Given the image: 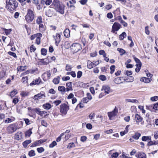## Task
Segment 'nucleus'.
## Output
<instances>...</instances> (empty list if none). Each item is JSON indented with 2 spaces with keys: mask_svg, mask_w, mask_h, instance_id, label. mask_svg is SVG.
I'll list each match as a JSON object with an SVG mask.
<instances>
[{
  "mask_svg": "<svg viewBox=\"0 0 158 158\" xmlns=\"http://www.w3.org/2000/svg\"><path fill=\"white\" fill-rule=\"evenodd\" d=\"M72 66L69 64H67L65 68V70L67 71H70L71 70Z\"/></svg>",
  "mask_w": 158,
  "mask_h": 158,
  "instance_id": "51",
  "label": "nucleus"
},
{
  "mask_svg": "<svg viewBox=\"0 0 158 158\" xmlns=\"http://www.w3.org/2000/svg\"><path fill=\"white\" fill-rule=\"evenodd\" d=\"M23 121L25 122V123L27 125H28L31 124L30 120L28 118H24Z\"/></svg>",
  "mask_w": 158,
  "mask_h": 158,
  "instance_id": "58",
  "label": "nucleus"
},
{
  "mask_svg": "<svg viewBox=\"0 0 158 158\" xmlns=\"http://www.w3.org/2000/svg\"><path fill=\"white\" fill-rule=\"evenodd\" d=\"M28 78L27 77H23L22 79V81L24 84H26L27 82Z\"/></svg>",
  "mask_w": 158,
  "mask_h": 158,
  "instance_id": "35",
  "label": "nucleus"
},
{
  "mask_svg": "<svg viewBox=\"0 0 158 158\" xmlns=\"http://www.w3.org/2000/svg\"><path fill=\"white\" fill-rule=\"evenodd\" d=\"M19 129L17 123H15L10 125L6 128L7 132L9 134H12Z\"/></svg>",
  "mask_w": 158,
  "mask_h": 158,
  "instance_id": "3",
  "label": "nucleus"
},
{
  "mask_svg": "<svg viewBox=\"0 0 158 158\" xmlns=\"http://www.w3.org/2000/svg\"><path fill=\"white\" fill-rule=\"evenodd\" d=\"M121 27V25L119 23L115 22L112 26L111 32L114 33L115 31H118Z\"/></svg>",
  "mask_w": 158,
  "mask_h": 158,
  "instance_id": "7",
  "label": "nucleus"
},
{
  "mask_svg": "<svg viewBox=\"0 0 158 158\" xmlns=\"http://www.w3.org/2000/svg\"><path fill=\"white\" fill-rule=\"evenodd\" d=\"M99 63V62L98 60L93 62H91L90 60H88L87 62V67L89 69H91L98 65Z\"/></svg>",
  "mask_w": 158,
  "mask_h": 158,
  "instance_id": "6",
  "label": "nucleus"
},
{
  "mask_svg": "<svg viewBox=\"0 0 158 158\" xmlns=\"http://www.w3.org/2000/svg\"><path fill=\"white\" fill-rule=\"evenodd\" d=\"M51 75V74L50 70L44 72L42 75L43 80L44 81H47L48 79L50 78Z\"/></svg>",
  "mask_w": 158,
  "mask_h": 158,
  "instance_id": "9",
  "label": "nucleus"
},
{
  "mask_svg": "<svg viewBox=\"0 0 158 158\" xmlns=\"http://www.w3.org/2000/svg\"><path fill=\"white\" fill-rule=\"evenodd\" d=\"M40 144L38 140L35 142L33 143L31 146V147H33L37 146H38Z\"/></svg>",
  "mask_w": 158,
  "mask_h": 158,
  "instance_id": "49",
  "label": "nucleus"
},
{
  "mask_svg": "<svg viewBox=\"0 0 158 158\" xmlns=\"http://www.w3.org/2000/svg\"><path fill=\"white\" fill-rule=\"evenodd\" d=\"M60 79V77L57 76L53 80L52 82L55 84H58L59 83Z\"/></svg>",
  "mask_w": 158,
  "mask_h": 158,
  "instance_id": "26",
  "label": "nucleus"
},
{
  "mask_svg": "<svg viewBox=\"0 0 158 158\" xmlns=\"http://www.w3.org/2000/svg\"><path fill=\"white\" fill-rule=\"evenodd\" d=\"M141 134L138 132H136L134 135L132 136V138L135 139H138L141 136Z\"/></svg>",
  "mask_w": 158,
  "mask_h": 158,
  "instance_id": "29",
  "label": "nucleus"
},
{
  "mask_svg": "<svg viewBox=\"0 0 158 158\" xmlns=\"http://www.w3.org/2000/svg\"><path fill=\"white\" fill-rule=\"evenodd\" d=\"M37 150L39 153H41L44 151V148L43 147L38 148Z\"/></svg>",
  "mask_w": 158,
  "mask_h": 158,
  "instance_id": "50",
  "label": "nucleus"
},
{
  "mask_svg": "<svg viewBox=\"0 0 158 158\" xmlns=\"http://www.w3.org/2000/svg\"><path fill=\"white\" fill-rule=\"evenodd\" d=\"M89 100L87 98H83L81 100L82 102L84 103H86L89 102Z\"/></svg>",
  "mask_w": 158,
  "mask_h": 158,
  "instance_id": "64",
  "label": "nucleus"
},
{
  "mask_svg": "<svg viewBox=\"0 0 158 158\" xmlns=\"http://www.w3.org/2000/svg\"><path fill=\"white\" fill-rule=\"evenodd\" d=\"M42 83L40 77H38L36 78L35 80H33L32 82L30 84V85L31 86L33 85H39L40 83Z\"/></svg>",
  "mask_w": 158,
  "mask_h": 158,
  "instance_id": "13",
  "label": "nucleus"
},
{
  "mask_svg": "<svg viewBox=\"0 0 158 158\" xmlns=\"http://www.w3.org/2000/svg\"><path fill=\"white\" fill-rule=\"evenodd\" d=\"M32 133L31 129H30L26 132L25 135L26 137H30Z\"/></svg>",
  "mask_w": 158,
  "mask_h": 158,
  "instance_id": "37",
  "label": "nucleus"
},
{
  "mask_svg": "<svg viewBox=\"0 0 158 158\" xmlns=\"http://www.w3.org/2000/svg\"><path fill=\"white\" fill-rule=\"evenodd\" d=\"M58 89L60 91L64 92L66 91V89L64 86H59L58 87Z\"/></svg>",
  "mask_w": 158,
  "mask_h": 158,
  "instance_id": "38",
  "label": "nucleus"
},
{
  "mask_svg": "<svg viewBox=\"0 0 158 158\" xmlns=\"http://www.w3.org/2000/svg\"><path fill=\"white\" fill-rule=\"evenodd\" d=\"M121 79L120 77H117L115 78L114 80V82L117 84H120L122 82H121Z\"/></svg>",
  "mask_w": 158,
  "mask_h": 158,
  "instance_id": "31",
  "label": "nucleus"
},
{
  "mask_svg": "<svg viewBox=\"0 0 158 158\" xmlns=\"http://www.w3.org/2000/svg\"><path fill=\"white\" fill-rule=\"evenodd\" d=\"M61 102V101L60 100H57L54 101L53 102V103L56 106H58Z\"/></svg>",
  "mask_w": 158,
  "mask_h": 158,
  "instance_id": "55",
  "label": "nucleus"
},
{
  "mask_svg": "<svg viewBox=\"0 0 158 158\" xmlns=\"http://www.w3.org/2000/svg\"><path fill=\"white\" fill-rule=\"evenodd\" d=\"M18 93V92L16 90H14L13 91H12L10 94V96L11 98H12L14 97L15 95H16Z\"/></svg>",
  "mask_w": 158,
  "mask_h": 158,
  "instance_id": "33",
  "label": "nucleus"
},
{
  "mask_svg": "<svg viewBox=\"0 0 158 158\" xmlns=\"http://www.w3.org/2000/svg\"><path fill=\"white\" fill-rule=\"evenodd\" d=\"M126 100L128 102H131L136 103H138V101L136 99H126Z\"/></svg>",
  "mask_w": 158,
  "mask_h": 158,
  "instance_id": "39",
  "label": "nucleus"
},
{
  "mask_svg": "<svg viewBox=\"0 0 158 158\" xmlns=\"http://www.w3.org/2000/svg\"><path fill=\"white\" fill-rule=\"evenodd\" d=\"M19 101V99L17 98H15L13 99V100L12 102L15 104H16Z\"/></svg>",
  "mask_w": 158,
  "mask_h": 158,
  "instance_id": "62",
  "label": "nucleus"
},
{
  "mask_svg": "<svg viewBox=\"0 0 158 158\" xmlns=\"http://www.w3.org/2000/svg\"><path fill=\"white\" fill-rule=\"evenodd\" d=\"M6 3L8 10L10 12L15 10L18 7V2L16 0H6Z\"/></svg>",
  "mask_w": 158,
  "mask_h": 158,
  "instance_id": "2",
  "label": "nucleus"
},
{
  "mask_svg": "<svg viewBox=\"0 0 158 158\" xmlns=\"http://www.w3.org/2000/svg\"><path fill=\"white\" fill-rule=\"evenodd\" d=\"M82 73L81 71H78L77 74V77L78 78H80L82 76Z\"/></svg>",
  "mask_w": 158,
  "mask_h": 158,
  "instance_id": "57",
  "label": "nucleus"
},
{
  "mask_svg": "<svg viewBox=\"0 0 158 158\" xmlns=\"http://www.w3.org/2000/svg\"><path fill=\"white\" fill-rule=\"evenodd\" d=\"M36 22L38 24L41 23L42 22V18L41 16H38L36 19Z\"/></svg>",
  "mask_w": 158,
  "mask_h": 158,
  "instance_id": "32",
  "label": "nucleus"
},
{
  "mask_svg": "<svg viewBox=\"0 0 158 158\" xmlns=\"http://www.w3.org/2000/svg\"><path fill=\"white\" fill-rule=\"evenodd\" d=\"M152 79L151 78L143 77L140 79V81L144 82L145 83H149L151 81Z\"/></svg>",
  "mask_w": 158,
  "mask_h": 158,
  "instance_id": "18",
  "label": "nucleus"
},
{
  "mask_svg": "<svg viewBox=\"0 0 158 158\" xmlns=\"http://www.w3.org/2000/svg\"><path fill=\"white\" fill-rule=\"evenodd\" d=\"M53 37L55 40V44L56 46H58L59 43L61 41L60 35L59 33H57L56 36H53Z\"/></svg>",
  "mask_w": 158,
  "mask_h": 158,
  "instance_id": "10",
  "label": "nucleus"
},
{
  "mask_svg": "<svg viewBox=\"0 0 158 158\" xmlns=\"http://www.w3.org/2000/svg\"><path fill=\"white\" fill-rule=\"evenodd\" d=\"M156 141H151V140H149L148 142V143H147L148 146H152L153 145H156Z\"/></svg>",
  "mask_w": 158,
  "mask_h": 158,
  "instance_id": "36",
  "label": "nucleus"
},
{
  "mask_svg": "<svg viewBox=\"0 0 158 158\" xmlns=\"http://www.w3.org/2000/svg\"><path fill=\"white\" fill-rule=\"evenodd\" d=\"M110 87L107 85L103 86L101 89V90L102 91H104L105 93L104 95L109 94L110 92Z\"/></svg>",
  "mask_w": 158,
  "mask_h": 158,
  "instance_id": "12",
  "label": "nucleus"
},
{
  "mask_svg": "<svg viewBox=\"0 0 158 158\" xmlns=\"http://www.w3.org/2000/svg\"><path fill=\"white\" fill-rule=\"evenodd\" d=\"M127 35L125 32H123L119 36V38L120 40H123L124 38H125L126 36Z\"/></svg>",
  "mask_w": 158,
  "mask_h": 158,
  "instance_id": "34",
  "label": "nucleus"
},
{
  "mask_svg": "<svg viewBox=\"0 0 158 158\" xmlns=\"http://www.w3.org/2000/svg\"><path fill=\"white\" fill-rule=\"evenodd\" d=\"M41 124L42 125L45 127H47V126L48 124L46 121L44 120H42L41 121Z\"/></svg>",
  "mask_w": 158,
  "mask_h": 158,
  "instance_id": "60",
  "label": "nucleus"
},
{
  "mask_svg": "<svg viewBox=\"0 0 158 158\" xmlns=\"http://www.w3.org/2000/svg\"><path fill=\"white\" fill-rule=\"evenodd\" d=\"M14 138L17 140H20L23 138V133L21 131H18L14 136Z\"/></svg>",
  "mask_w": 158,
  "mask_h": 158,
  "instance_id": "11",
  "label": "nucleus"
},
{
  "mask_svg": "<svg viewBox=\"0 0 158 158\" xmlns=\"http://www.w3.org/2000/svg\"><path fill=\"white\" fill-rule=\"evenodd\" d=\"M75 147V144L74 143H69L67 146V148L70 149L71 148Z\"/></svg>",
  "mask_w": 158,
  "mask_h": 158,
  "instance_id": "52",
  "label": "nucleus"
},
{
  "mask_svg": "<svg viewBox=\"0 0 158 158\" xmlns=\"http://www.w3.org/2000/svg\"><path fill=\"white\" fill-rule=\"evenodd\" d=\"M70 78L69 76H67L65 77H63L62 78V80L63 81H66L69 80L70 79Z\"/></svg>",
  "mask_w": 158,
  "mask_h": 158,
  "instance_id": "63",
  "label": "nucleus"
},
{
  "mask_svg": "<svg viewBox=\"0 0 158 158\" xmlns=\"http://www.w3.org/2000/svg\"><path fill=\"white\" fill-rule=\"evenodd\" d=\"M118 155V154L117 152H115L113 153L111 155L112 158H117Z\"/></svg>",
  "mask_w": 158,
  "mask_h": 158,
  "instance_id": "59",
  "label": "nucleus"
},
{
  "mask_svg": "<svg viewBox=\"0 0 158 158\" xmlns=\"http://www.w3.org/2000/svg\"><path fill=\"white\" fill-rule=\"evenodd\" d=\"M31 140L30 139L26 140L23 143V144L25 148H26L28 145L31 142Z\"/></svg>",
  "mask_w": 158,
  "mask_h": 158,
  "instance_id": "27",
  "label": "nucleus"
},
{
  "mask_svg": "<svg viewBox=\"0 0 158 158\" xmlns=\"http://www.w3.org/2000/svg\"><path fill=\"white\" fill-rule=\"evenodd\" d=\"M64 135V133H61L60 136H59L58 137H57L56 139V141L57 142H59L60 141L61 139V137L63 136V135Z\"/></svg>",
  "mask_w": 158,
  "mask_h": 158,
  "instance_id": "43",
  "label": "nucleus"
},
{
  "mask_svg": "<svg viewBox=\"0 0 158 158\" xmlns=\"http://www.w3.org/2000/svg\"><path fill=\"white\" fill-rule=\"evenodd\" d=\"M34 111H35L36 113L40 115L41 116H43L44 115L46 114L47 112L46 111H41L40 110L39 108H35L34 109Z\"/></svg>",
  "mask_w": 158,
  "mask_h": 158,
  "instance_id": "16",
  "label": "nucleus"
},
{
  "mask_svg": "<svg viewBox=\"0 0 158 158\" xmlns=\"http://www.w3.org/2000/svg\"><path fill=\"white\" fill-rule=\"evenodd\" d=\"M99 78L100 80L102 81H104L106 79V77L104 75H100L99 77Z\"/></svg>",
  "mask_w": 158,
  "mask_h": 158,
  "instance_id": "54",
  "label": "nucleus"
},
{
  "mask_svg": "<svg viewBox=\"0 0 158 158\" xmlns=\"http://www.w3.org/2000/svg\"><path fill=\"white\" fill-rule=\"evenodd\" d=\"M43 107L45 109L49 110L51 108V106L50 103H47L44 104Z\"/></svg>",
  "mask_w": 158,
  "mask_h": 158,
  "instance_id": "25",
  "label": "nucleus"
},
{
  "mask_svg": "<svg viewBox=\"0 0 158 158\" xmlns=\"http://www.w3.org/2000/svg\"><path fill=\"white\" fill-rule=\"evenodd\" d=\"M134 59L135 61V62L137 63V64H136L135 66L136 67H138V66H139V67H141V63L140 62V60L138 58L134 57Z\"/></svg>",
  "mask_w": 158,
  "mask_h": 158,
  "instance_id": "23",
  "label": "nucleus"
},
{
  "mask_svg": "<svg viewBox=\"0 0 158 158\" xmlns=\"http://www.w3.org/2000/svg\"><path fill=\"white\" fill-rule=\"evenodd\" d=\"M35 42L38 45L40 44V37H37L36 39Z\"/></svg>",
  "mask_w": 158,
  "mask_h": 158,
  "instance_id": "61",
  "label": "nucleus"
},
{
  "mask_svg": "<svg viewBox=\"0 0 158 158\" xmlns=\"http://www.w3.org/2000/svg\"><path fill=\"white\" fill-rule=\"evenodd\" d=\"M150 100L152 101H156L158 100V97L155 96L151 98Z\"/></svg>",
  "mask_w": 158,
  "mask_h": 158,
  "instance_id": "56",
  "label": "nucleus"
},
{
  "mask_svg": "<svg viewBox=\"0 0 158 158\" xmlns=\"http://www.w3.org/2000/svg\"><path fill=\"white\" fill-rule=\"evenodd\" d=\"M39 28L40 32H43L45 30V28L44 26L42 24H39Z\"/></svg>",
  "mask_w": 158,
  "mask_h": 158,
  "instance_id": "30",
  "label": "nucleus"
},
{
  "mask_svg": "<svg viewBox=\"0 0 158 158\" xmlns=\"http://www.w3.org/2000/svg\"><path fill=\"white\" fill-rule=\"evenodd\" d=\"M8 117H9L6 118V119L4 121V122L5 123H9L15 120V118L14 117L10 116H8Z\"/></svg>",
  "mask_w": 158,
  "mask_h": 158,
  "instance_id": "15",
  "label": "nucleus"
},
{
  "mask_svg": "<svg viewBox=\"0 0 158 158\" xmlns=\"http://www.w3.org/2000/svg\"><path fill=\"white\" fill-rule=\"evenodd\" d=\"M56 145V142L54 141L52 142L49 145V147L50 148H53Z\"/></svg>",
  "mask_w": 158,
  "mask_h": 158,
  "instance_id": "48",
  "label": "nucleus"
},
{
  "mask_svg": "<svg viewBox=\"0 0 158 158\" xmlns=\"http://www.w3.org/2000/svg\"><path fill=\"white\" fill-rule=\"evenodd\" d=\"M74 46L75 49L76 50L77 52L81 49V45L79 44L75 43L73 44V46Z\"/></svg>",
  "mask_w": 158,
  "mask_h": 158,
  "instance_id": "21",
  "label": "nucleus"
},
{
  "mask_svg": "<svg viewBox=\"0 0 158 158\" xmlns=\"http://www.w3.org/2000/svg\"><path fill=\"white\" fill-rule=\"evenodd\" d=\"M47 52V50L44 48H43L41 49V53L42 55H46Z\"/></svg>",
  "mask_w": 158,
  "mask_h": 158,
  "instance_id": "44",
  "label": "nucleus"
},
{
  "mask_svg": "<svg viewBox=\"0 0 158 158\" xmlns=\"http://www.w3.org/2000/svg\"><path fill=\"white\" fill-rule=\"evenodd\" d=\"M27 68V66H21L19 67H18L17 69L18 71L22 72L25 70Z\"/></svg>",
  "mask_w": 158,
  "mask_h": 158,
  "instance_id": "28",
  "label": "nucleus"
},
{
  "mask_svg": "<svg viewBox=\"0 0 158 158\" xmlns=\"http://www.w3.org/2000/svg\"><path fill=\"white\" fill-rule=\"evenodd\" d=\"M67 88H66V91L68 92L69 90H72V83L71 82H69L66 84Z\"/></svg>",
  "mask_w": 158,
  "mask_h": 158,
  "instance_id": "19",
  "label": "nucleus"
},
{
  "mask_svg": "<svg viewBox=\"0 0 158 158\" xmlns=\"http://www.w3.org/2000/svg\"><path fill=\"white\" fill-rule=\"evenodd\" d=\"M35 17L34 15L33 11L30 9L27 10V13L25 16V19L27 23H30L32 21Z\"/></svg>",
  "mask_w": 158,
  "mask_h": 158,
  "instance_id": "4",
  "label": "nucleus"
},
{
  "mask_svg": "<svg viewBox=\"0 0 158 158\" xmlns=\"http://www.w3.org/2000/svg\"><path fill=\"white\" fill-rule=\"evenodd\" d=\"M118 112V109L116 107H115L113 111L108 112V115L110 120H112V118L114 116L116 115Z\"/></svg>",
  "mask_w": 158,
  "mask_h": 158,
  "instance_id": "8",
  "label": "nucleus"
},
{
  "mask_svg": "<svg viewBox=\"0 0 158 158\" xmlns=\"http://www.w3.org/2000/svg\"><path fill=\"white\" fill-rule=\"evenodd\" d=\"M115 67L114 65H111L110 67V69L111 70L110 72V73L111 74H112L114 71L115 69Z\"/></svg>",
  "mask_w": 158,
  "mask_h": 158,
  "instance_id": "45",
  "label": "nucleus"
},
{
  "mask_svg": "<svg viewBox=\"0 0 158 158\" xmlns=\"http://www.w3.org/2000/svg\"><path fill=\"white\" fill-rule=\"evenodd\" d=\"M28 155L30 156H33L35 155V151L33 150H31L29 152Z\"/></svg>",
  "mask_w": 158,
  "mask_h": 158,
  "instance_id": "42",
  "label": "nucleus"
},
{
  "mask_svg": "<svg viewBox=\"0 0 158 158\" xmlns=\"http://www.w3.org/2000/svg\"><path fill=\"white\" fill-rule=\"evenodd\" d=\"M120 21V22L121 23H122L124 27H127V23L125 22L124 21H123L121 18H120V19H119Z\"/></svg>",
  "mask_w": 158,
  "mask_h": 158,
  "instance_id": "41",
  "label": "nucleus"
},
{
  "mask_svg": "<svg viewBox=\"0 0 158 158\" xmlns=\"http://www.w3.org/2000/svg\"><path fill=\"white\" fill-rule=\"evenodd\" d=\"M142 119V118L138 114H136L135 115V120L137 123L140 122Z\"/></svg>",
  "mask_w": 158,
  "mask_h": 158,
  "instance_id": "24",
  "label": "nucleus"
},
{
  "mask_svg": "<svg viewBox=\"0 0 158 158\" xmlns=\"http://www.w3.org/2000/svg\"><path fill=\"white\" fill-rule=\"evenodd\" d=\"M151 140V137L150 136H143L142 138V140L143 141H147L148 142L149 141Z\"/></svg>",
  "mask_w": 158,
  "mask_h": 158,
  "instance_id": "22",
  "label": "nucleus"
},
{
  "mask_svg": "<svg viewBox=\"0 0 158 158\" xmlns=\"http://www.w3.org/2000/svg\"><path fill=\"white\" fill-rule=\"evenodd\" d=\"M69 110V107L66 104H62L60 106V112L63 114H66Z\"/></svg>",
  "mask_w": 158,
  "mask_h": 158,
  "instance_id": "5",
  "label": "nucleus"
},
{
  "mask_svg": "<svg viewBox=\"0 0 158 158\" xmlns=\"http://www.w3.org/2000/svg\"><path fill=\"white\" fill-rule=\"evenodd\" d=\"M64 36L66 38H69L70 36V31L68 29H66L64 31Z\"/></svg>",
  "mask_w": 158,
  "mask_h": 158,
  "instance_id": "20",
  "label": "nucleus"
},
{
  "mask_svg": "<svg viewBox=\"0 0 158 158\" xmlns=\"http://www.w3.org/2000/svg\"><path fill=\"white\" fill-rule=\"evenodd\" d=\"M45 95L44 93H39L36 95H35L33 99L35 100H36L38 99H40L43 98H45Z\"/></svg>",
  "mask_w": 158,
  "mask_h": 158,
  "instance_id": "14",
  "label": "nucleus"
},
{
  "mask_svg": "<svg viewBox=\"0 0 158 158\" xmlns=\"http://www.w3.org/2000/svg\"><path fill=\"white\" fill-rule=\"evenodd\" d=\"M135 156L138 158H146V154L142 152H138L136 154Z\"/></svg>",
  "mask_w": 158,
  "mask_h": 158,
  "instance_id": "17",
  "label": "nucleus"
},
{
  "mask_svg": "<svg viewBox=\"0 0 158 158\" xmlns=\"http://www.w3.org/2000/svg\"><path fill=\"white\" fill-rule=\"evenodd\" d=\"M6 75V72L4 71H0V78H2Z\"/></svg>",
  "mask_w": 158,
  "mask_h": 158,
  "instance_id": "46",
  "label": "nucleus"
},
{
  "mask_svg": "<svg viewBox=\"0 0 158 158\" xmlns=\"http://www.w3.org/2000/svg\"><path fill=\"white\" fill-rule=\"evenodd\" d=\"M4 31L5 32L6 35H8L10 34V32L11 31L12 29H4Z\"/></svg>",
  "mask_w": 158,
  "mask_h": 158,
  "instance_id": "47",
  "label": "nucleus"
},
{
  "mask_svg": "<svg viewBox=\"0 0 158 158\" xmlns=\"http://www.w3.org/2000/svg\"><path fill=\"white\" fill-rule=\"evenodd\" d=\"M8 53L10 55L13 56L14 58H17L16 55L15 53L11 52H8Z\"/></svg>",
  "mask_w": 158,
  "mask_h": 158,
  "instance_id": "53",
  "label": "nucleus"
},
{
  "mask_svg": "<svg viewBox=\"0 0 158 158\" xmlns=\"http://www.w3.org/2000/svg\"><path fill=\"white\" fill-rule=\"evenodd\" d=\"M52 6L56 12L62 15L64 13L65 6L59 0H54Z\"/></svg>",
  "mask_w": 158,
  "mask_h": 158,
  "instance_id": "1",
  "label": "nucleus"
},
{
  "mask_svg": "<svg viewBox=\"0 0 158 158\" xmlns=\"http://www.w3.org/2000/svg\"><path fill=\"white\" fill-rule=\"evenodd\" d=\"M117 50L118 51H119L120 53H121V55H122L124 54L126 52L122 48H117Z\"/></svg>",
  "mask_w": 158,
  "mask_h": 158,
  "instance_id": "40",
  "label": "nucleus"
}]
</instances>
